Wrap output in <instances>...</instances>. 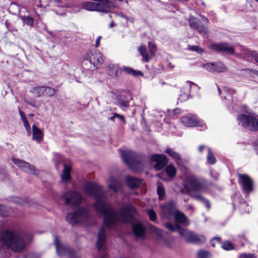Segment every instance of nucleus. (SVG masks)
Listing matches in <instances>:
<instances>
[{
    "label": "nucleus",
    "mask_w": 258,
    "mask_h": 258,
    "mask_svg": "<svg viewBox=\"0 0 258 258\" xmlns=\"http://www.w3.org/2000/svg\"><path fill=\"white\" fill-rule=\"evenodd\" d=\"M125 180L127 186L131 189H135L139 187L142 182V180L141 179L130 176L126 177Z\"/></svg>",
    "instance_id": "5701e85b"
},
{
    "label": "nucleus",
    "mask_w": 258,
    "mask_h": 258,
    "mask_svg": "<svg viewBox=\"0 0 258 258\" xmlns=\"http://www.w3.org/2000/svg\"><path fill=\"white\" fill-rule=\"evenodd\" d=\"M237 119L239 124L243 127L251 131H258V119L255 117L241 114L237 116Z\"/></svg>",
    "instance_id": "6e6552de"
},
{
    "label": "nucleus",
    "mask_w": 258,
    "mask_h": 258,
    "mask_svg": "<svg viewBox=\"0 0 258 258\" xmlns=\"http://www.w3.org/2000/svg\"><path fill=\"white\" fill-rule=\"evenodd\" d=\"M24 258H33L32 254H28L27 255L25 256Z\"/></svg>",
    "instance_id": "e2e57ef3"
},
{
    "label": "nucleus",
    "mask_w": 258,
    "mask_h": 258,
    "mask_svg": "<svg viewBox=\"0 0 258 258\" xmlns=\"http://www.w3.org/2000/svg\"><path fill=\"white\" fill-rule=\"evenodd\" d=\"M65 204L72 208H77L80 206L82 202V195L78 191L69 190L64 192L61 197Z\"/></svg>",
    "instance_id": "0eeeda50"
},
{
    "label": "nucleus",
    "mask_w": 258,
    "mask_h": 258,
    "mask_svg": "<svg viewBox=\"0 0 258 258\" xmlns=\"http://www.w3.org/2000/svg\"><path fill=\"white\" fill-rule=\"evenodd\" d=\"M173 113L175 115L178 114L179 113V109L178 108L175 109L173 111Z\"/></svg>",
    "instance_id": "680f3d73"
},
{
    "label": "nucleus",
    "mask_w": 258,
    "mask_h": 258,
    "mask_svg": "<svg viewBox=\"0 0 258 258\" xmlns=\"http://www.w3.org/2000/svg\"><path fill=\"white\" fill-rule=\"evenodd\" d=\"M218 92L219 94L221 95L222 98L225 100V103L227 105H231L233 101L232 95L235 93V91L232 89L224 87L222 91L218 88Z\"/></svg>",
    "instance_id": "aec40b11"
},
{
    "label": "nucleus",
    "mask_w": 258,
    "mask_h": 258,
    "mask_svg": "<svg viewBox=\"0 0 258 258\" xmlns=\"http://www.w3.org/2000/svg\"><path fill=\"white\" fill-rule=\"evenodd\" d=\"M19 114L23 122L27 120L24 113L21 110H19Z\"/></svg>",
    "instance_id": "3c124183"
},
{
    "label": "nucleus",
    "mask_w": 258,
    "mask_h": 258,
    "mask_svg": "<svg viewBox=\"0 0 258 258\" xmlns=\"http://www.w3.org/2000/svg\"><path fill=\"white\" fill-rule=\"evenodd\" d=\"M54 244L56 247V250L57 254L59 256L67 255L68 258H80L77 256L75 252L67 245L59 243L58 242V238L55 236L54 237Z\"/></svg>",
    "instance_id": "1a4fd4ad"
},
{
    "label": "nucleus",
    "mask_w": 258,
    "mask_h": 258,
    "mask_svg": "<svg viewBox=\"0 0 258 258\" xmlns=\"http://www.w3.org/2000/svg\"><path fill=\"white\" fill-rule=\"evenodd\" d=\"M121 18H123L125 19L126 21H129L132 23H134V19L133 18H130L129 17L126 16L123 13H120L118 15Z\"/></svg>",
    "instance_id": "8fccbe9b"
},
{
    "label": "nucleus",
    "mask_w": 258,
    "mask_h": 258,
    "mask_svg": "<svg viewBox=\"0 0 258 258\" xmlns=\"http://www.w3.org/2000/svg\"><path fill=\"white\" fill-rule=\"evenodd\" d=\"M221 239L220 237H214V238H213V239H211V245L213 247H215V246H216V243L217 242V243H219L221 244Z\"/></svg>",
    "instance_id": "a18cd8bd"
},
{
    "label": "nucleus",
    "mask_w": 258,
    "mask_h": 258,
    "mask_svg": "<svg viewBox=\"0 0 258 258\" xmlns=\"http://www.w3.org/2000/svg\"><path fill=\"white\" fill-rule=\"evenodd\" d=\"M205 146L204 145H200L198 148L199 152L200 153H202L203 152V150L205 149Z\"/></svg>",
    "instance_id": "13d9d810"
},
{
    "label": "nucleus",
    "mask_w": 258,
    "mask_h": 258,
    "mask_svg": "<svg viewBox=\"0 0 258 258\" xmlns=\"http://www.w3.org/2000/svg\"><path fill=\"white\" fill-rule=\"evenodd\" d=\"M116 117L115 115H114V113L113 114V116L110 117V119L111 120H114V118Z\"/></svg>",
    "instance_id": "0e129e2a"
},
{
    "label": "nucleus",
    "mask_w": 258,
    "mask_h": 258,
    "mask_svg": "<svg viewBox=\"0 0 258 258\" xmlns=\"http://www.w3.org/2000/svg\"><path fill=\"white\" fill-rule=\"evenodd\" d=\"M207 150H208V154L207 156V161L209 164L213 165L216 163V159L212 153L211 149L210 148L208 147V148H207Z\"/></svg>",
    "instance_id": "f704fd0d"
},
{
    "label": "nucleus",
    "mask_w": 258,
    "mask_h": 258,
    "mask_svg": "<svg viewBox=\"0 0 258 258\" xmlns=\"http://www.w3.org/2000/svg\"><path fill=\"white\" fill-rule=\"evenodd\" d=\"M147 214L149 217L150 220L153 222H156L157 215L155 212L152 209H150L147 210Z\"/></svg>",
    "instance_id": "ea45409f"
},
{
    "label": "nucleus",
    "mask_w": 258,
    "mask_h": 258,
    "mask_svg": "<svg viewBox=\"0 0 258 258\" xmlns=\"http://www.w3.org/2000/svg\"><path fill=\"white\" fill-rule=\"evenodd\" d=\"M32 132L33 139L38 143H40L43 137V134L41 131L35 125H33L32 126Z\"/></svg>",
    "instance_id": "393cba45"
},
{
    "label": "nucleus",
    "mask_w": 258,
    "mask_h": 258,
    "mask_svg": "<svg viewBox=\"0 0 258 258\" xmlns=\"http://www.w3.org/2000/svg\"><path fill=\"white\" fill-rule=\"evenodd\" d=\"M211 253L206 250H201L198 252V258H211Z\"/></svg>",
    "instance_id": "4c0bfd02"
},
{
    "label": "nucleus",
    "mask_w": 258,
    "mask_h": 258,
    "mask_svg": "<svg viewBox=\"0 0 258 258\" xmlns=\"http://www.w3.org/2000/svg\"><path fill=\"white\" fill-rule=\"evenodd\" d=\"M117 105L119 106L120 108L123 109L124 108H126L128 107V103L124 101L122 99L118 100L117 102Z\"/></svg>",
    "instance_id": "c03bdc74"
},
{
    "label": "nucleus",
    "mask_w": 258,
    "mask_h": 258,
    "mask_svg": "<svg viewBox=\"0 0 258 258\" xmlns=\"http://www.w3.org/2000/svg\"><path fill=\"white\" fill-rule=\"evenodd\" d=\"M162 210L163 214L168 218L174 216L178 210L176 207L175 204L173 201H170L162 207Z\"/></svg>",
    "instance_id": "6ab92c4d"
},
{
    "label": "nucleus",
    "mask_w": 258,
    "mask_h": 258,
    "mask_svg": "<svg viewBox=\"0 0 258 258\" xmlns=\"http://www.w3.org/2000/svg\"><path fill=\"white\" fill-rule=\"evenodd\" d=\"M188 49L191 51L197 52L200 54L204 52L203 49L198 45L189 46Z\"/></svg>",
    "instance_id": "79ce46f5"
},
{
    "label": "nucleus",
    "mask_w": 258,
    "mask_h": 258,
    "mask_svg": "<svg viewBox=\"0 0 258 258\" xmlns=\"http://www.w3.org/2000/svg\"><path fill=\"white\" fill-rule=\"evenodd\" d=\"M151 228L153 229V230H155V231L157 230L156 228L154 226H151Z\"/></svg>",
    "instance_id": "338daca9"
},
{
    "label": "nucleus",
    "mask_w": 258,
    "mask_h": 258,
    "mask_svg": "<svg viewBox=\"0 0 258 258\" xmlns=\"http://www.w3.org/2000/svg\"><path fill=\"white\" fill-rule=\"evenodd\" d=\"M109 183L108 185V188L115 193L120 190L122 186V182L119 179L110 176L109 179Z\"/></svg>",
    "instance_id": "4be33fe9"
},
{
    "label": "nucleus",
    "mask_w": 258,
    "mask_h": 258,
    "mask_svg": "<svg viewBox=\"0 0 258 258\" xmlns=\"http://www.w3.org/2000/svg\"><path fill=\"white\" fill-rule=\"evenodd\" d=\"M89 215L90 212L88 208L81 207L75 212L68 214L66 220L72 224L80 223L88 219Z\"/></svg>",
    "instance_id": "423d86ee"
},
{
    "label": "nucleus",
    "mask_w": 258,
    "mask_h": 258,
    "mask_svg": "<svg viewBox=\"0 0 258 258\" xmlns=\"http://www.w3.org/2000/svg\"><path fill=\"white\" fill-rule=\"evenodd\" d=\"M165 226L171 231H178L180 235L188 242L199 244L204 243L206 240L205 236L198 235L187 229L181 228L178 224L166 223L165 224Z\"/></svg>",
    "instance_id": "20e7f679"
},
{
    "label": "nucleus",
    "mask_w": 258,
    "mask_h": 258,
    "mask_svg": "<svg viewBox=\"0 0 258 258\" xmlns=\"http://www.w3.org/2000/svg\"><path fill=\"white\" fill-rule=\"evenodd\" d=\"M204 67L210 72L222 73L227 71L226 67L221 62L208 63L204 64Z\"/></svg>",
    "instance_id": "a211bd4d"
},
{
    "label": "nucleus",
    "mask_w": 258,
    "mask_h": 258,
    "mask_svg": "<svg viewBox=\"0 0 258 258\" xmlns=\"http://www.w3.org/2000/svg\"><path fill=\"white\" fill-rule=\"evenodd\" d=\"M44 86H36L32 88L30 91L36 97H38L44 95Z\"/></svg>",
    "instance_id": "c756f323"
},
{
    "label": "nucleus",
    "mask_w": 258,
    "mask_h": 258,
    "mask_svg": "<svg viewBox=\"0 0 258 258\" xmlns=\"http://www.w3.org/2000/svg\"><path fill=\"white\" fill-rule=\"evenodd\" d=\"M253 52H256V51H251L245 47H242L239 54L240 56L242 57L244 59L250 60L251 58H252V53H253Z\"/></svg>",
    "instance_id": "cd10ccee"
},
{
    "label": "nucleus",
    "mask_w": 258,
    "mask_h": 258,
    "mask_svg": "<svg viewBox=\"0 0 258 258\" xmlns=\"http://www.w3.org/2000/svg\"><path fill=\"white\" fill-rule=\"evenodd\" d=\"M71 168L66 164H63V169L61 174V177L63 181H68L71 179L70 172Z\"/></svg>",
    "instance_id": "bb28decb"
},
{
    "label": "nucleus",
    "mask_w": 258,
    "mask_h": 258,
    "mask_svg": "<svg viewBox=\"0 0 258 258\" xmlns=\"http://www.w3.org/2000/svg\"><path fill=\"white\" fill-rule=\"evenodd\" d=\"M255 147V149L256 151L257 154H258V139H256L253 143Z\"/></svg>",
    "instance_id": "6e6d98bb"
},
{
    "label": "nucleus",
    "mask_w": 258,
    "mask_h": 258,
    "mask_svg": "<svg viewBox=\"0 0 258 258\" xmlns=\"http://www.w3.org/2000/svg\"><path fill=\"white\" fill-rule=\"evenodd\" d=\"M239 258H255V256L251 253H242L240 255Z\"/></svg>",
    "instance_id": "09e8293b"
},
{
    "label": "nucleus",
    "mask_w": 258,
    "mask_h": 258,
    "mask_svg": "<svg viewBox=\"0 0 258 258\" xmlns=\"http://www.w3.org/2000/svg\"><path fill=\"white\" fill-rule=\"evenodd\" d=\"M48 5V4L47 5H44V4L42 3V2L41 1H40V4L39 5H38L39 7H45V6Z\"/></svg>",
    "instance_id": "052dcab7"
},
{
    "label": "nucleus",
    "mask_w": 258,
    "mask_h": 258,
    "mask_svg": "<svg viewBox=\"0 0 258 258\" xmlns=\"http://www.w3.org/2000/svg\"><path fill=\"white\" fill-rule=\"evenodd\" d=\"M192 87L197 88L198 86L196 84L191 83L190 81H187L185 85L182 88L180 94L179 95L178 99L181 101V102L186 101L190 96H191L190 92Z\"/></svg>",
    "instance_id": "f3484780"
},
{
    "label": "nucleus",
    "mask_w": 258,
    "mask_h": 258,
    "mask_svg": "<svg viewBox=\"0 0 258 258\" xmlns=\"http://www.w3.org/2000/svg\"><path fill=\"white\" fill-rule=\"evenodd\" d=\"M12 212V209L7 206L0 205V215L2 216H8Z\"/></svg>",
    "instance_id": "e433bc0d"
},
{
    "label": "nucleus",
    "mask_w": 258,
    "mask_h": 258,
    "mask_svg": "<svg viewBox=\"0 0 258 258\" xmlns=\"http://www.w3.org/2000/svg\"><path fill=\"white\" fill-rule=\"evenodd\" d=\"M146 228L142 223H137L133 225V231L136 237L143 238L145 236Z\"/></svg>",
    "instance_id": "b1692460"
},
{
    "label": "nucleus",
    "mask_w": 258,
    "mask_h": 258,
    "mask_svg": "<svg viewBox=\"0 0 258 258\" xmlns=\"http://www.w3.org/2000/svg\"><path fill=\"white\" fill-rule=\"evenodd\" d=\"M86 57L94 68H98L103 61V54L99 50L90 51L86 53Z\"/></svg>",
    "instance_id": "f8f14e48"
},
{
    "label": "nucleus",
    "mask_w": 258,
    "mask_h": 258,
    "mask_svg": "<svg viewBox=\"0 0 258 258\" xmlns=\"http://www.w3.org/2000/svg\"><path fill=\"white\" fill-rule=\"evenodd\" d=\"M108 74L109 75L117 77L118 76V67L116 65L110 64L107 67Z\"/></svg>",
    "instance_id": "2f4dec72"
},
{
    "label": "nucleus",
    "mask_w": 258,
    "mask_h": 258,
    "mask_svg": "<svg viewBox=\"0 0 258 258\" xmlns=\"http://www.w3.org/2000/svg\"><path fill=\"white\" fill-rule=\"evenodd\" d=\"M202 19L203 21V22L206 24H208L209 23V20L207 18L204 16H202Z\"/></svg>",
    "instance_id": "bf43d9fd"
},
{
    "label": "nucleus",
    "mask_w": 258,
    "mask_h": 258,
    "mask_svg": "<svg viewBox=\"0 0 258 258\" xmlns=\"http://www.w3.org/2000/svg\"><path fill=\"white\" fill-rule=\"evenodd\" d=\"M44 93V95H46L51 97L55 93V90L51 87H45Z\"/></svg>",
    "instance_id": "a19ab883"
},
{
    "label": "nucleus",
    "mask_w": 258,
    "mask_h": 258,
    "mask_svg": "<svg viewBox=\"0 0 258 258\" xmlns=\"http://www.w3.org/2000/svg\"><path fill=\"white\" fill-rule=\"evenodd\" d=\"M114 115H115L118 118L122 120L123 123H125V120L123 115H120L116 113H114Z\"/></svg>",
    "instance_id": "603ef678"
},
{
    "label": "nucleus",
    "mask_w": 258,
    "mask_h": 258,
    "mask_svg": "<svg viewBox=\"0 0 258 258\" xmlns=\"http://www.w3.org/2000/svg\"><path fill=\"white\" fill-rule=\"evenodd\" d=\"M32 238L30 232L22 236L15 230H2L0 232V251L9 248L16 252H21L25 248L26 242L30 241Z\"/></svg>",
    "instance_id": "f03ea898"
},
{
    "label": "nucleus",
    "mask_w": 258,
    "mask_h": 258,
    "mask_svg": "<svg viewBox=\"0 0 258 258\" xmlns=\"http://www.w3.org/2000/svg\"><path fill=\"white\" fill-rule=\"evenodd\" d=\"M165 152L176 161H180L181 159L180 155L171 148H167L165 150Z\"/></svg>",
    "instance_id": "c85d7f7f"
},
{
    "label": "nucleus",
    "mask_w": 258,
    "mask_h": 258,
    "mask_svg": "<svg viewBox=\"0 0 258 258\" xmlns=\"http://www.w3.org/2000/svg\"><path fill=\"white\" fill-rule=\"evenodd\" d=\"M12 161L22 171L28 173L33 174L36 176L38 175L39 171L33 165L22 159L13 158Z\"/></svg>",
    "instance_id": "9b49d317"
},
{
    "label": "nucleus",
    "mask_w": 258,
    "mask_h": 258,
    "mask_svg": "<svg viewBox=\"0 0 258 258\" xmlns=\"http://www.w3.org/2000/svg\"><path fill=\"white\" fill-rule=\"evenodd\" d=\"M151 160L156 163L154 165L157 170H161L168 163V159L164 154H154L151 157Z\"/></svg>",
    "instance_id": "2eb2a0df"
},
{
    "label": "nucleus",
    "mask_w": 258,
    "mask_h": 258,
    "mask_svg": "<svg viewBox=\"0 0 258 258\" xmlns=\"http://www.w3.org/2000/svg\"><path fill=\"white\" fill-rule=\"evenodd\" d=\"M175 220L179 223L188 225L187 218L186 216L182 213L179 212L178 210L174 215Z\"/></svg>",
    "instance_id": "a878e982"
},
{
    "label": "nucleus",
    "mask_w": 258,
    "mask_h": 258,
    "mask_svg": "<svg viewBox=\"0 0 258 258\" xmlns=\"http://www.w3.org/2000/svg\"><path fill=\"white\" fill-rule=\"evenodd\" d=\"M221 247L225 250L230 251L235 249L233 244L228 240L221 241Z\"/></svg>",
    "instance_id": "72a5a7b5"
},
{
    "label": "nucleus",
    "mask_w": 258,
    "mask_h": 258,
    "mask_svg": "<svg viewBox=\"0 0 258 258\" xmlns=\"http://www.w3.org/2000/svg\"><path fill=\"white\" fill-rule=\"evenodd\" d=\"M149 50H147L145 46L142 45L138 49V51L143 57V60L147 62L155 54L156 46L152 42L149 43Z\"/></svg>",
    "instance_id": "4468645a"
},
{
    "label": "nucleus",
    "mask_w": 258,
    "mask_h": 258,
    "mask_svg": "<svg viewBox=\"0 0 258 258\" xmlns=\"http://www.w3.org/2000/svg\"><path fill=\"white\" fill-rule=\"evenodd\" d=\"M242 212L244 213H249L251 210V208L246 204H242L240 207Z\"/></svg>",
    "instance_id": "37998d69"
},
{
    "label": "nucleus",
    "mask_w": 258,
    "mask_h": 258,
    "mask_svg": "<svg viewBox=\"0 0 258 258\" xmlns=\"http://www.w3.org/2000/svg\"><path fill=\"white\" fill-rule=\"evenodd\" d=\"M114 25V23L113 22H112L110 23V27H112Z\"/></svg>",
    "instance_id": "69168bd1"
},
{
    "label": "nucleus",
    "mask_w": 258,
    "mask_h": 258,
    "mask_svg": "<svg viewBox=\"0 0 258 258\" xmlns=\"http://www.w3.org/2000/svg\"><path fill=\"white\" fill-rule=\"evenodd\" d=\"M122 71L124 72L125 73L128 75H131L134 77H137L139 76H142L143 73L139 71H136L135 70L132 69L131 68L129 67H123L122 69Z\"/></svg>",
    "instance_id": "7c9ffc66"
},
{
    "label": "nucleus",
    "mask_w": 258,
    "mask_h": 258,
    "mask_svg": "<svg viewBox=\"0 0 258 258\" xmlns=\"http://www.w3.org/2000/svg\"><path fill=\"white\" fill-rule=\"evenodd\" d=\"M211 49L218 53H226L233 54L234 53V48L228 43L221 42L214 43L210 45Z\"/></svg>",
    "instance_id": "ddd939ff"
},
{
    "label": "nucleus",
    "mask_w": 258,
    "mask_h": 258,
    "mask_svg": "<svg viewBox=\"0 0 258 258\" xmlns=\"http://www.w3.org/2000/svg\"><path fill=\"white\" fill-rule=\"evenodd\" d=\"M157 192L159 200L162 201L165 198L164 188L163 185L160 182L158 183Z\"/></svg>",
    "instance_id": "473e14b6"
},
{
    "label": "nucleus",
    "mask_w": 258,
    "mask_h": 258,
    "mask_svg": "<svg viewBox=\"0 0 258 258\" xmlns=\"http://www.w3.org/2000/svg\"><path fill=\"white\" fill-rule=\"evenodd\" d=\"M84 193L96 200L93 204L95 210L103 215V225L99 229L96 246L99 252L98 258H107L106 234L105 228L111 229L119 221L124 223L131 222L136 214V211L132 204L122 208L119 213L109 203L104 201L106 194L101 185L98 183L89 181L83 185Z\"/></svg>",
    "instance_id": "f257e3e1"
},
{
    "label": "nucleus",
    "mask_w": 258,
    "mask_h": 258,
    "mask_svg": "<svg viewBox=\"0 0 258 258\" xmlns=\"http://www.w3.org/2000/svg\"><path fill=\"white\" fill-rule=\"evenodd\" d=\"M167 175L169 177H173L175 176L176 173V169L174 166L170 164L167 166L165 169Z\"/></svg>",
    "instance_id": "c9c22d12"
},
{
    "label": "nucleus",
    "mask_w": 258,
    "mask_h": 258,
    "mask_svg": "<svg viewBox=\"0 0 258 258\" xmlns=\"http://www.w3.org/2000/svg\"><path fill=\"white\" fill-rule=\"evenodd\" d=\"M190 27L196 30L201 34H205L208 32V28L203 25L200 21L197 18L191 17L188 20Z\"/></svg>",
    "instance_id": "dca6fc26"
},
{
    "label": "nucleus",
    "mask_w": 258,
    "mask_h": 258,
    "mask_svg": "<svg viewBox=\"0 0 258 258\" xmlns=\"http://www.w3.org/2000/svg\"><path fill=\"white\" fill-rule=\"evenodd\" d=\"M249 73L251 75H253L258 77V71L256 70H251L249 71Z\"/></svg>",
    "instance_id": "4d7b16f0"
},
{
    "label": "nucleus",
    "mask_w": 258,
    "mask_h": 258,
    "mask_svg": "<svg viewBox=\"0 0 258 258\" xmlns=\"http://www.w3.org/2000/svg\"><path fill=\"white\" fill-rule=\"evenodd\" d=\"M181 123L185 126L194 127L199 125V122L195 115L188 114L181 118Z\"/></svg>",
    "instance_id": "412c9836"
},
{
    "label": "nucleus",
    "mask_w": 258,
    "mask_h": 258,
    "mask_svg": "<svg viewBox=\"0 0 258 258\" xmlns=\"http://www.w3.org/2000/svg\"><path fill=\"white\" fill-rule=\"evenodd\" d=\"M121 157L123 161L133 170L138 171L143 168V160L135 152L130 150L122 151Z\"/></svg>",
    "instance_id": "39448f33"
},
{
    "label": "nucleus",
    "mask_w": 258,
    "mask_h": 258,
    "mask_svg": "<svg viewBox=\"0 0 258 258\" xmlns=\"http://www.w3.org/2000/svg\"><path fill=\"white\" fill-rule=\"evenodd\" d=\"M238 180L243 192L247 194L252 192L253 189V181L248 175L238 174Z\"/></svg>",
    "instance_id": "9d476101"
},
{
    "label": "nucleus",
    "mask_w": 258,
    "mask_h": 258,
    "mask_svg": "<svg viewBox=\"0 0 258 258\" xmlns=\"http://www.w3.org/2000/svg\"><path fill=\"white\" fill-rule=\"evenodd\" d=\"M184 185L190 197L204 204L208 210L210 209V201L198 193L203 191L207 187V181L205 178L193 175H189L185 178Z\"/></svg>",
    "instance_id": "7ed1b4c3"
},
{
    "label": "nucleus",
    "mask_w": 258,
    "mask_h": 258,
    "mask_svg": "<svg viewBox=\"0 0 258 258\" xmlns=\"http://www.w3.org/2000/svg\"><path fill=\"white\" fill-rule=\"evenodd\" d=\"M101 39V36H98L97 38H96V42H95V47H98L99 45H100V41Z\"/></svg>",
    "instance_id": "864d4df0"
},
{
    "label": "nucleus",
    "mask_w": 258,
    "mask_h": 258,
    "mask_svg": "<svg viewBox=\"0 0 258 258\" xmlns=\"http://www.w3.org/2000/svg\"><path fill=\"white\" fill-rule=\"evenodd\" d=\"M23 123H24V126L27 132L28 135H30L31 133V130L30 125L28 120L24 121Z\"/></svg>",
    "instance_id": "de8ad7c7"
},
{
    "label": "nucleus",
    "mask_w": 258,
    "mask_h": 258,
    "mask_svg": "<svg viewBox=\"0 0 258 258\" xmlns=\"http://www.w3.org/2000/svg\"><path fill=\"white\" fill-rule=\"evenodd\" d=\"M252 58L258 63V53L256 52H253L252 53Z\"/></svg>",
    "instance_id": "5fc2aeb1"
},
{
    "label": "nucleus",
    "mask_w": 258,
    "mask_h": 258,
    "mask_svg": "<svg viewBox=\"0 0 258 258\" xmlns=\"http://www.w3.org/2000/svg\"><path fill=\"white\" fill-rule=\"evenodd\" d=\"M25 102L27 104L36 108H38L40 106V104L38 102H37L36 100L28 101L26 100H25Z\"/></svg>",
    "instance_id": "49530a36"
},
{
    "label": "nucleus",
    "mask_w": 258,
    "mask_h": 258,
    "mask_svg": "<svg viewBox=\"0 0 258 258\" xmlns=\"http://www.w3.org/2000/svg\"><path fill=\"white\" fill-rule=\"evenodd\" d=\"M22 20L24 23L28 25L32 26L33 24L34 20L30 16L22 17Z\"/></svg>",
    "instance_id": "58836bf2"
},
{
    "label": "nucleus",
    "mask_w": 258,
    "mask_h": 258,
    "mask_svg": "<svg viewBox=\"0 0 258 258\" xmlns=\"http://www.w3.org/2000/svg\"><path fill=\"white\" fill-rule=\"evenodd\" d=\"M157 234L159 236H160L161 235V231H160L159 230H157Z\"/></svg>",
    "instance_id": "774afa93"
}]
</instances>
